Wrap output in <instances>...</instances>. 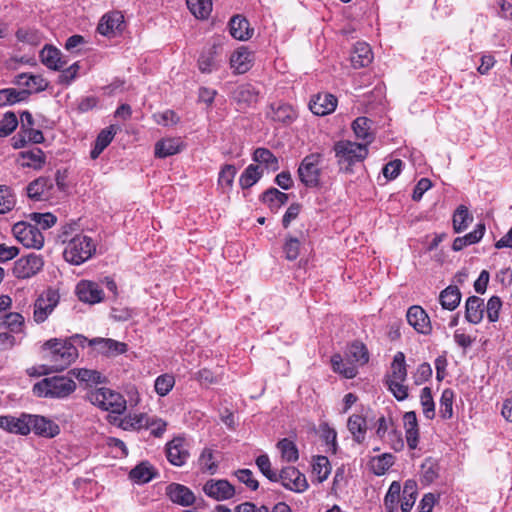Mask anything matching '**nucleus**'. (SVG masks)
Returning <instances> with one entry per match:
<instances>
[{
  "mask_svg": "<svg viewBox=\"0 0 512 512\" xmlns=\"http://www.w3.org/2000/svg\"><path fill=\"white\" fill-rule=\"evenodd\" d=\"M420 403L424 416L431 420L435 417V404L430 387H424L420 394Z\"/></svg>",
  "mask_w": 512,
  "mask_h": 512,
  "instance_id": "nucleus-51",
  "label": "nucleus"
},
{
  "mask_svg": "<svg viewBox=\"0 0 512 512\" xmlns=\"http://www.w3.org/2000/svg\"><path fill=\"white\" fill-rule=\"evenodd\" d=\"M333 150L340 170L351 172L352 166L363 161L368 155L366 144L341 140L334 144Z\"/></svg>",
  "mask_w": 512,
  "mask_h": 512,
  "instance_id": "nucleus-4",
  "label": "nucleus"
},
{
  "mask_svg": "<svg viewBox=\"0 0 512 512\" xmlns=\"http://www.w3.org/2000/svg\"><path fill=\"white\" fill-rule=\"evenodd\" d=\"M403 422L406 433L407 445L410 449H415L417 447L419 438L416 413L414 411L406 412L403 416Z\"/></svg>",
  "mask_w": 512,
  "mask_h": 512,
  "instance_id": "nucleus-24",
  "label": "nucleus"
},
{
  "mask_svg": "<svg viewBox=\"0 0 512 512\" xmlns=\"http://www.w3.org/2000/svg\"><path fill=\"white\" fill-rule=\"evenodd\" d=\"M219 49L220 46L216 44L203 49L198 59V68L202 73L210 74L219 69Z\"/></svg>",
  "mask_w": 512,
  "mask_h": 512,
  "instance_id": "nucleus-20",
  "label": "nucleus"
},
{
  "mask_svg": "<svg viewBox=\"0 0 512 512\" xmlns=\"http://www.w3.org/2000/svg\"><path fill=\"white\" fill-rule=\"evenodd\" d=\"M331 472V466L326 456H317L313 463V473L317 475L318 481H325Z\"/></svg>",
  "mask_w": 512,
  "mask_h": 512,
  "instance_id": "nucleus-53",
  "label": "nucleus"
},
{
  "mask_svg": "<svg viewBox=\"0 0 512 512\" xmlns=\"http://www.w3.org/2000/svg\"><path fill=\"white\" fill-rule=\"evenodd\" d=\"M30 91L16 90L14 88H7L0 90V106L13 105L22 102L28 98Z\"/></svg>",
  "mask_w": 512,
  "mask_h": 512,
  "instance_id": "nucleus-41",
  "label": "nucleus"
},
{
  "mask_svg": "<svg viewBox=\"0 0 512 512\" xmlns=\"http://www.w3.org/2000/svg\"><path fill=\"white\" fill-rule=\"evenodd\" d=\"M182 149L183 142L180 138H165L155 144V155L166 158L179 153Z\"/></svg>",
  "mask_w": 512,
  "mask_h": 512,
  "instance_id": "nucleus-27",
  "label": "nucleus"
},
{
  "mask_svg": "<svg viewBox=\"0 0 512 512\" xmlns=\"http://www.w3.org/2000/svg\"><path fill=\"white\" fill-rule=\"evenodd\" d=\"M253 160L265 164L266 168L272 171L279 169L277 157L267 148H257L253 153Z\"/></svg>",
  "mask_w": 512,
  "mask_h": 512,
  "instance_id": "nucleus-45",
  "label": "nucleus"
},
{
  "mask_svg": "<svg viewBox=\"0 0 512 512\" xmlns=\"http://www.w3.org/2000/svg\"><path fill=\"white\" fill-rule=\"evenodd\" d=\"M43 265L44 261L42 257L31 253L15 261L13 274L18 279H27L36 275L43 268Z\"/></svg>",
  "mask_w": 512,
  "mask_h": 512,
  "instance_id": "nucleus-9",
  "label": "nucleus"
},
{
  "mask_svg": "<svg viewBox=\"0 0 512 512\" xmlns=\"http://www.w3.org/2000/svg\"><path fill=\"white\" fill-rule=\"evenodd\" d=\"M59 302V295L52 290L40 295L34 303L33 319L37 324L43 323L53 312Z\"/></svg>",
  "mask_w": 512,
  "mask_h": 512,
  "instance_id": "nucleus-10",
  "label": "nucleus"
},
{
  "mask_svg": "<svg viewBox=\"0 0 512 512\" xmlns=\"http://www.w3.org/2000/svg\"><path fill=\"white\" fill-rule=\"evenodd\" d=\"M204 493L217 501L231 499L235 495V488L227 480L210 479L203 486Z\"/></svg>",
  "mask_w": 512,
  "mask_h": 512,
  "instance_id": "nucleus-12",
  "label": "nucleus"
},
{
  "mask_svg": "<svg viewBox=\"0 0 512 512\" xmlns=\"http://www.w3.org/2000/svg\"><path fill=\"white\" fill-rule=\"evenodd\" d=\"M123 16L120 13L106 14L98 24L97 30L102 35H110L119 29L122 24Z\"/></svg>",
  "mask_w": 512,
  "mask_h": 512,
  "instance_id": "nucleus-36",
  "label": "nucleus"
},
{
  "mask_svg": "<svg viewBox=\"0 0 512 512\" xmlns=\"http://www.w3.org/2000/svg\"><path fill=\"white\" fill-rule=\"evenodd\" d=\"M167 423L161 418L149 417L147 415V425L144 429H150L151 434L155 437H161L166 431Z\"/></svg>",
  "mask_w": 512,
  "mask_h": 512,
  "instance_id": "nucleus-62",
  "label": "nucleus"
},
{
  "mask_svg": "<svg viewBox=\"0 0 512 512\" xmlns=\"http://www.w3.org/2000/svg\"><path fill=\"white\" fill-rule=\"evenodd\" d=\"M331 365L334 372L343 375L347 379H352L357 375V368L353 364L345 362L340 354L331 357Z\"/></svg>",
  "mask_w": 512,
  "mask_h": 512,
  "instance_id": "nucleus-43",
  "label": "nucleus"
},
{
  "mask_svg": "<svg viewBox=\"0 0 512 512\" xmlns=\"http://www.w3.org/2000/svg\"><path fill=\"white\" fill-rule=\"evenodd\" d=\"M370 464L373 473L381 476L394 464V456L390 453H384L380 456L373 457Z\"/></svg>",
  "mask_w": 512,
  "mask_h": 512,
  "instance_id": "nucleus-48",
  "label": "nucleus"
},
{
  "mask_svg": "<svg viewBox=\"0 0 512 512\" xmlns=\"http://www.w3.org/2000/svg\"><path fill=\"white\" fill-rule=\"evenodd\" d=\"M30 432L33 431L35 434L43 437H55L59 434V426L53 421L39 415L29 414Z\"/></svg>",
  "mask_w": 512,
  "mask_h": 512,
  "instance_id": "nucleus-15",
  "label": "nucleus"
},
{
  "mask_svg": "<svg viewBox=\"0 0 512 512\" xmlns=\"http://www.w3.org/2000/svg\"><path fill=\"white\" fill-rule=\"evenodd\" d=\"M337 107V98L329 93H319L309 103L311 112L318 116L332 113Z\"/></svg>",
  "mask_w": 512,
  "mask_h": 512,
  "instance_id": "nucleus-18",
  "label": "nucleus"
},
{
  "mask_svg": "<svg viewBox=\"0 0 512 512\" xmlns=\"http://www.w3.org/2000/svg\"><path fill=\"white\" fill-rule=\"evenodd\" d=\"M18 162L23 168L40 170L46 163V156L40 148H33L20 152Z\"/></svg>",
  "mask_w": 512,
  "mask_h": 512,
  "instance_id": "nucleus-22",
  "label": "nucleus"
},
{
  "mask_svg": "<svg viewBox=\"0 0 512 512\" xmlns=\"http://www.w3.org/2000/svg\"><path fill=\"white\" fill-rule=\"evenodd\" d=\"M117 128L114 125L103 129L97 136L94 148L91 150L90 156L92 159H96L103 152V150L111 143Z\"/></svg>",
  "mask_w": 512,
  "mask_h": 512,
  "instance_id": "nucleus-32",
  "label": "nucleus"
},
{
  "mask_svg": "<svg viewBox=\"0 0 512 512\" xmlns=\"http://www.w3.org/2000/svg\"><path fill=\"white\" fill-rule=\"evenodd\" d=\"M484 232L485 225L483 223L477 224L472 232L455 238L452 244V249L454 251H461L466 246L479 242L482 239Z\"/></svg>",
  "mask_w": 512,
  "mask_h": 512,
  "instance_id": "nucleus-29",
  "label": "nucleus"
},
{
  "mask_svg": "<svg viewBox=\"0 0 512 512\" xmlns=\"http://www.w3.org/2000/svg\"><path fill=\"white\" fill-rule=\"evenodd\" d=\"M129 476L137 483H147L154 478L155 473L149 463L142 462L130 471Z\"/></svg>",
  "mask_w": 512,
  "mask_h": 512,
  "instance_id": "nucleus-46",
  "label": "nucleus"
},
{
  "mask_svg": "<svg viewBox=\"0 0 512 512\" xmlns=\"http://www.w3.org/2000/svg\"><path fill=\"white\" fill-rule=\"evenodd\" d=\"M263 175V170L258 165L250 164L239 178V184L243 189H248L256 184Z\"/></svg>",
  "mask_w": 512,
  "mask_h": 512,
  "instance_id": "nucleus-42",
  "label": "nucleus"
},
{
  "mask_svg": "<svg viewBox=\"0 0 512 512\" xmlns=\"http://www.w3.org/2000/svg\"><path fill=\"white\" fill-rule=\"evenodd\" d=\"M256 465L260 472L271 482H277L278 473L272 469L268 455L262 454L256 458Z\"/></svg>",
  "mask_w": 512,
  "mask_h": 512,
  "instance_id": "nucleus-57",
  "label": "nucleus"
},
{
  "mask_svg": "<svg viewBox=\"0 0 512 512\" xmlns=\"http://www.w3.org/2000/svg\"><path fill=\"white\" fill-rule=\"evenodd\" d=\"M236 172L237 170L234 165H224L218 177L219 186H221L222 189H230L232 187Z\"/></svg>",
  "mask_w": 512,
  "mask_h": 512,
  "instance_id": "nucleus-56",
  "label": "nucleus"
},
{
  "mask_svg": "<svg viewBox=\"0 0 512 512\" xmlns=\"http://www.w3.org/2000/svg\"><path fill=\"white\" fill-rule=\"evenodd\" d=\"M287 260H295L300 252V241L295 237H288L283 247Z\"/></svg>",
  "mask_w": 512,
  "mask_h": 512,
  "instance_id": "nucleus-63",
  "label": "nucleus"
},
{
  "mask_svg": "<svg viewBox=\"0 0 512 512\" xmlns=\"http://www.w3.org/2000/svg\"><path fill=\"white\" fill-rule=\"evenodd\" d=\"M18 126V119L13 112H7L0 120V137L10 135Z\"/></svg>",
  "mask_w": 512,
  "mask_h": 512,
  "instance_id": "nucleus-58",
  "label": "nucleus"
},
{
  "mask_svg": "<svg viewBox=\"0 0 512 512\" xmlns=\"http://www.w3.org/2000/svg\"><path fill=\"white\" fill-rule=\"evenodd\" d=\"M391 374L388 376L387 381H405L407 378V369L405 363V355L403 352H397L394 355L391 364Z\"/></svg>",
  "mask_w": 512,
  "mask_h": 512,
  "instance_id": "nucleus-38",
  "label": "nucleus"
},
{
  "mask_svg": "<svg viewBox=\"0 0 512 512\" xmlns=\"http://www.w3.org/2000/svg\"><path fill=\"white\" fill-rule=\"evenodd\" d=\"M76 293L80 301L95 304L103 300V290L97 283L92 281H81L76 286Z\"/></svg>",
  "mask_w": 512,
  "mask_h": 512,
  "instance_id": "nucleus-17",
  "label": "nucleus"
},
{
  "mask_svg": "<svg viewBox=\"0 0 512 512\" xmlns=\"http://www.w3.org/2000/svg\"><path fill=\"white\" fill-rule=\"evenodd\" d=\"M230 34L237 40H248L252 37L253 30L249 28L247 19L240 15H235L229 22Z\"/></svg>",
  "mask_w": 512,
  "mask_h": 512,
  "instance_id": "nucleus-28",
  "label": "nucleus"
},
{
  "mask_svg": "<svg viewBox=\"0 0 512 512\" xmlns=\"http://www.w3.org/2000/svg\"><path fill=\"white\" fill-rule=\"evenodd\" d=\"M461 301V292L457 286L450 285L440 292L439 302L443 309L453 311Z\"/></svg>",
  "mask_w": 512,
  "mask_h": 512,
  "instance_id": "nucleus-31",
  "label": "nucleus"
},
{
  "mask_svg": "<svg viewBox=\"0 0 512 512\" xmlns=\"http://www.w3.org/2000/svg\"><path fill=\"white\" fill-rule=\"evenodd\" d=\"M455 394L452 389H444L440 398L439 413L443 419H450L453 416V401Z\"/></svg>",
  "mask_w": 512,
  "mask_h": 512,
  "instance_id": "nucleus-50",
  "label": "nucleus"
},
{
  "mask_svg": "<svg viewBox=\"0 0 512 512\" xmlns=\"http://www.w3.org/2000/svg\"><path fill=\"white\" fill-rule=\"evenodd\" d=\"M353 131L358 139L365 141L366 146L373 141L371 121L366 117H358L352 124Z\"/></svg>",
  "mask_w": 512,
  "mask_h": 512,
  "instance_id": "nucleus-40",
  "label": "nucleus"
},
{
  "mask_svg": "<svg viewBox=\"0 0 512 512\" xmlns=\"http://www.w3.org/2000/svg\"><path fill=\"white\" fill-rule=\"evenodd\" d=\"M502 307V301L498 296H492L486 305L487 318L490 322H496L499 319V312Z\"/></svg>",
  "mask_w": 512,
  "mask_h": 512,
  "instance_id": "nucleus-64",
  "label": "nucleus"
},
{
  "mask_svg": "<svg viewBox=\"0 0 512 512\" xmlns=\"http://www.w3.org/2000/svg\"><path fill=\"white\" fill-rule=\"evenodd\" d=\"M252 61L253 54L244 47L237 49L230 57L231 67L238 74L247 72L252 66Z\"/></svg>",
  "mask_w": 512,
  "mask_h": 512,
  "instance_id": "nucleus-26",
  "label": "nucleus"
},
{
  "mask_svg": "<svg viewBox=\"0 0 512 512\" xmlns=\"http://www.w3.org/2000/svg\"><path fill=\"white\" fill-rule=\"evenodd\" d=\"M168 461L175 466H182L189 457V453L185 448V441L182 438H174L167 444L166 448Z\"/></svg>",
  "mask_w": 512,
  "mask_h": 512,
  "instance_id": "nucleus-21",
  "label": "nucleus"
},
{
  "mask_svg": "<svg viewBox=\"0 0 512 512\" xmlns=\"http://www.w3.org/2000/svg\"><path fill=\"white\" fill-rule=\"evenodd\" d=\"M43 349L49 351L47 357L51 363L44 374L61 372L78 358V350L70 340L53 338L43 344Z\"/></svg>",
  "mask_w": 512,
  "mask_h": 512,
  "instance_id": "nucleus-1",
  "label": "nucleus"
},
{
  "mask_svg": "<svg viewBox=\"0 0 512 512\" xmlns=\"http://www.w3.org/2000/svg\"><path fill=\"white\" fill-rule=\"evenodd\" d=\"M279 481L283 487L296 493H302L308 488L305 475L293 466H287L281 469L277 476V482Z\"/></svg>",
  "mask_w": 512,
  "mask_h": 512,
  "instance_id": "nucleus-8",
  "label": "nucleus"
},
{
  "mask_svg": "<svg viewBox=\"0 0 512 512\" xmlns=\"http://www.w3.org/2000/svg\"><path fill=\"white\" fill-rule=\"evenodd\" d=\"M27 195L29 198L36 201L55 198L56 189L54 180L44 176L35 179L27 186Z\"/></svg>",
  "mask_w": 512,
  "mask_h": 512,
  "instance_id": "nucleus-11",
  "label": "nucleus"
},
{
  "mask_svg": "<svg viewBox=\"0 0 512 512\" xmlns=\"http://www.w3.org/2000/svg\"><path fill=\"white\" fill-rule=\"evenodd\" d=\"M68 375L75 376L78 380L88 384H98L101 382V373L96 370L89 369H72Z\"/></svg>",
  "mask_w": 512,
  "mask_h": 512,
  "instance_id": "nucleus-52",
  "label": "nucleus"
},
{
  "mask_svg": "<svg viewBox=\"0 0 512 512\" xmlns=\"http://www.w3.org/2000/svg\"><path fill=\"white\" fill-rule=\"evenodd\" d=\"M199 465L203 471L214 474L217 470V464L214 461L213 452L211 449H204L199 457Z\"/></svg>",
  "mask_w": 512,
  "mask_h": 512,
  "instance_id": "nucleus-60",
  "label": "nucleus"
},
{
  "mask_svg": "<svg viewBox=\"0 0 512 512\" xmlns=\"http://www.w3.org/2000/svg\"><path fill=\"white\" fill-rule=\"evenodd\" d=\"M13 235L25 247L41 249L44 245V236L36 225L18 222L13 225Z\"/></svg>",
  "mask_w": 512,
  "mask_h": 512,
  "instance_id": "nucleus-6",
  "label": "nucleus"
},
{
  "mask_svg": "<svg viewBox=\"0 0 512 512\" xmlns=\"http://www.w3.org/2000/svg\"><path fill=\"white\" fill-rule=\"evenodd\" d=\"M473 221V216L470 214L465 205H460L453 214V230L455 233H461L466 230L469 224Z\"/></svg>",
  "mask_w": 512,
  "mask_h": 512,
  "instance_id": "nucleus-35",
  "label": "nucleus"
},
{
  "mask_svg": "<svg viewBox=\"0 0 512 512\" xmlns=\"http://www.w3.org/2000/svg\"><path fill=\"white\" fill-rule=\"evenodd\" d=\"M147 425V414H128L119 422V427L123 430H140Z\"/></svg>",
  "mask_w": 512,
  "mask_h": 512,
  "instance_id": "nucleus-47",
  "label": "nucleus"
},
{
  "mask_svg": "<svg viewBox=\"0 0 512 512\" xmlns=\"http://www.w3.org/2000/svg\"><path fill=\"white\" fill-rule=\"evenodd\" d=\"M234 99L239 105L249 106L257 102L258 91L251 84L240 85L234 92Z\"/></svg>",
  "mask_w": 512,
  "mask_h": 512,
  "instance_id": "nucleus-34",
  "label": "nucleus"
},
{
  "mask_svg": "<svg viewBox=\"0 0 512 512\" xmlns=\"http://www.w3.org/2000/svg\"><path fill=\"white\" fill-rule=\"evenodd\" d=\"M347 427L357 443H362L365 439L367 424L366 419L361 415L353 414L348 418Z\"/></svg>",
  "mask_w": 512,
  "mask_h": 512,
  "instance_id": "nucleus-33",
  "label": "nucleus"
},
{
  "mask_svg": "<svg viewBox=\"0 0 512 512\" xmlns=\"http://www.w3.org/2000/svg\"><path fill=\"white\" fill-rule=\"evenodd\" d=\"M76 390V383L72 377L52 376L46 377L33 385V394L37 397L63 399Z\"/></svg>",
  "mask_w": 512,
  "mask_h": 512,
  "instance_id": "nucleus-2",
  "label": "nucleus"
},
{
  "mask_svg": "<svg viewBox=\"0 0 512 512\" xmlns=\"http://www.w3.org/2000/svg\"><path fill=\"white\" fill-rule=\"evenodd\" d=\"M30 219L35 222L36 226L42 229H49L56 224L57 218L52 213H32Z\"/></svg>",
  "mask_w": 512,
  "mask_h": 512,
  "instance_id": "nucleus-59",
  "label": "nucleus"
},
{
  "mask_svg": "<svg viewBox=\"0 0 512 512\" xmlns=\"http://www.w3.org/2000/svg\"><path fill=\"white\" fill-rule=\"evenodd\" d=\"M186 4L190 12L197 19H206L212 11L211 0H186Z\"/></svg>",
  "mask_w": 512,
  "mask_h": 512,
  "instance_id": "nucleus-44",
  "label": "nucleus"
},
{
  "mask_svg": "<svg viewBox=\"0 0 512 512\" xmlns=\"http://www.w3.org/2000/svg\"><path fill=\"white\" fill-rule=\"evenodd\" d=\"M65 248L64 259L73 265H81L89 260L96 252L94 240L82 233L75 234L71 239L63 238Z\"/></svg>",
  "mask_w": 512,
  "mask_h": 512,
  "instance_id": "nucleus-3",
  "label": "nucleus"
},
{
  "mask_svg": "<svg viewBox=\"0 0 512 512\" xmlns=\"http://www.w3.org/2000/svg\"><path fill=\"white\" fill-rule=\"evenodd\" d=\"M165 494L171 502L183 507L192 506L196 501L193 491L187 486L179 483H170L167 485Z\"/></svg>",
  "mask_w": 512,
  "mask_h": 512,
  "instance_id": "nucleus-13",
  "label": "nucleus"
},
{
  "mask_svg": "<svg viewBox=\"0 0 512 512\" xmlns=\"http://www.w3.org/2000/svg\"><path fill=\"white\" fill-rule=\"evenodd\" d=\"M271 118L281 123H289L296 117L293 107L286 103L271 105Z\"/></svg>",
  "mask_w": 512,
  "mask_h": 512,
  "instance_id": "nucleus-39",
  "label": "nucleus"
},
{
  "mask_svg": "<svg viewBox=\"0 0 512 512\" xmlns=\"http://www.w3.org/2000/svg\"><path fill=\"white\" fill-rule=\"evenodd\" d=\"M175 378L171 374H162L155 380V391L159 396H166L174 387Z\"/></svg>",
  "mask_w": 512,
  "mask_h": 512,
  "instance_id": "nucleus-54",
  "label": "nucleus"
},
{
  "mask_svg": "<svg viewBox=\"0 0 512 512\" xmlns=\"http://www.w3.org/2000/svg\"><path fill=\"white\" fill-rule=\"evenodd\" d=\"M322 155L320 153H312L307 155L298 168V175L301 182L307 187H316L320 181V163Z\"/></svg>",
  "mask_w": 512,
  "mask_h": 512,
  "instance_id": "nucleus-7",
  "label": "nucleus"
},
{
  "mask_svg": "<svg viewBox=\"0 0 512 512\" xmlns=\"http://www.w3.org/2000/svg\"><path fill=\"white\" fill-rule=\"evenodd\" d=\"M346 356L349 360L363 366L369 361V352L367 347L359 341H355L347 348Z\"/></svg>",
  "mask_w": 512,
  "mask_h": 512,
  "instance_id": "nucleus-37",
  "label": "nucleus"
},
{
  "mask_svg": "<svg viewBox=\"0 0 512 512\" xmlns=\"http://www.w3.org/2000/svg\"><path fill=\"white\" fill-rule=\"evenodd\" d=\"M88 398L93 405L105 411L122 414L126 410L124 397L108 388L103 387L92 391Z\"/></svg>",
  "mask_w": 512,
  "mask_h": 512,
  "instance_id": "nucleus-5",
  "label": "nucleus"
},
{
  "mask_svg": "<svg viewBox=\"0 0 512 512\" xmlns=\"http://www.w3.org/2000/svg\"><path fill=\"white\" fill-rule=\"evenodd\" d=\"M484 317V301L478 296H470L465 302V319L471 324H478Z\"/></svg>",
  "mask_w": 512,
  "mask_h": 512,
  "instance_id": "nucleus-23",
  "label": "nucleus"
},
{
  "mask_svg": "<svg viewBox=\"0 0 512 512\" xmlns=\"http://www.w3.org/2000/svg\"><path fill=\"white\" fill-rule=\"evenodd\" d=\"M408 323L418 332L428 335L432 331L430 318L420 306H411L406 314Z\"/></svg>",
  "mask_w": 512,
  "mask_h": 512,
  "instance_id": "nucleus-14",
  "label": "nucleus"
},
{
  "mask_svg": "<svg viewBox=\"0 0 512 512\" xmlns=\"http://www.w3.org/2000/svg\"><path fill=\"white\" fill-rule=\"evenodd\" d=\"M24 324V317L17 312H11L5 315L3 325L11 332H20Z\"/></svg>",
  "mask_w": 512,
  "mask_h": 512,
  "instance_id": "nucleus-61",
  "label": "nucleus"
},
{
  "mask_svg": "<svg viewBox=\"0 0 512 512\" xmlns=\"http://www.w3.org/2000/svg\"><path fill=\"white\" fill-rule=\"evenodd\" d=\"M40 56L42 63L49 69L62 70L66 65V61L62 60V54L60 50L52 46H46L41 51Z\"/></svg>",
  "mask_w": 512,
  "mask_h": 512,
  "instance_id": "nucleus-30",
  "label": "nucleus"
},
{
  "mask_svg": "<svg viewBox=\"0 0 512 512\" xmlns=\"http://www.w3.org/2000/svg\"><path fill=\"white\" fill-rule=\"evenodd\" d=\"M373 60L370 46L365 42H357L351 54V63L354 68L367 67Z\"/></svg>",
  "mask_w": 512,
  "mask_h": 512,
  "instance_id": "nucleus-25",
  "label": "nucleus"
},
{
  "mask_svg": "<svg viewBox=\"0 0 512 512\" xmlns=\"http://www.w3.org/2000/svg\"><path fill=\"white\" fill-rule=\"evenodd\" d=\"M29 414H21L19 417L10 415L0 416V428L15 434L27 435L30 433L28 425Z\"/></svg>",
  "mask_w": 512,
  "mask_h": 512,
  "instance_id": "nucleus-19",
  "label": "nucleus"
},
{
  "mask_svg": "<svg viewBox=\"0 0 512 512\" xmlns=\"http://www.w3.org/2000/svg\"><path fill=\"white\" fill-rule=\"evenodd\" d=\"M16 200L12 190L7 186H0V214L11 211L15 206Z\"/></svg>",
  "mask_w": 512,
  "mask_h": 512,
  "instance_id": "nucleus-55",
  "label": "nucleus"
},
{
  "mask_svg": "<svg viewBox=\"0 0 512 512\" xmlns=\"http://www.w3.org/2000/svg\"><path fill=\"white\" fill-rule=\"evenodd\" d=\"M90 346L96 347L102 355L111 357L123 354L127 351V344L111 338H94L88 341Z\"/></svg>",
  "mask_w": 512,
  "mask_h": 512,
  "instance_id": "nucleus-16",
  "label": "nucleus"
},
{
  "mask_svg": "<svg viewBox=\"0 0 512 512\" xmlns=\"http://www.w3.org/2000/svg\"><path fill=\"white\" fill-rule=\"evenodd\" d=\"M278 449L281 453V458L286 462H296L299 458V452L294 442L284 438L277 444Z\"/></svg>",
  "mask_w": 512,
  "mask_h": 512,
  "instance_id": "nucleus-49",
  "label": "nucleus"
}]
</instances>
